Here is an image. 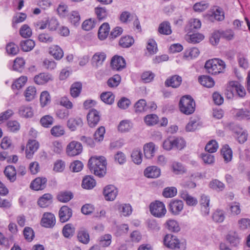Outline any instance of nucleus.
<instances>
[{
  "label": "nucleus",
  "mask_w": 250,
  "mask_h": 250,
  "mask_svg": "<svg viewBox=\"0 0 250 250\" xmlns=\"http://www.w3.org/2000/svg\"><path fill=\"white\" fill-rule=\"evenodd\" d=\"M21 49L24 52H28L32 50L35 47V42L31 39L22 40L20 42Z\"/></svg>",
  "instance_id": "f704fd0d"
},
{
  "label": "nucleus",
  "mask_w": 250,
  "mask_h": 250,
  "mask_svg": "<svg viewBox=\"0 0 250 250\" xmlns=\"http://www.w3.org/2000/svg\"><path fill=\"white\" fill-rule=\"evenodd\" d=\"M78 240L83 244H87L89 242L90 237L87 230L84 228H81L77 233Z\"/></svg>",
  "instance_id": "2f4dec72"
},
{
  "label": "nucleus",
  "mask_w": 250,
  "mask_h": 250,
  "mask_svg": "<svg viewBox=\"0 0 250 250\" xmlns=\"http://www.w3.org/2000/svg\"><path fill=\"white\" fill-rule=\"evenodd\" d=\"M209 15L212 18L218 21H222L224 19V13L222 8L218 6H213Z\"/></svg>",
  "instance_id": "4be33fe9"
},
{
  "label": "nucleus",
  "mask_w": 250,
  "mask_h": 250,
  "mask_svg": "<svg viewBox=\"0 0 250 250\" xmlns=\"http://www.w3.org/2000/svg\"><path fill=\"white\" fill-rule=\"evenodd\" d=\"M110 27L107 22L104 23L99 28L98 31V37L101 40H104L109 35Z\"/></svg>",
  "instance_id": "473e14b6"
},
{
  "label": "nucleus",
  "mask_w": 250,
  "mask_h": 250,
  "mask_svg": "<svg viewBox=\"0 0 250 250\" xmlns=\"http://www.w3.org/2000/svg\"><path fill=\"white\" fill-rule=\"evenodd\" d=\"M59 215L60 221L62 223L66 222L72 215V209L67 206H63L61 208Z\"/></svg>",
  "instance_id": "dca6fc26"
},
{
  "label": "nucleus",
  "mask_w": 250,
  "mask_h": 250,
  "mask_svg": "<svg viewBox=\"0 0 250 250\" xmlns=\"http://www.w3.org/2000/svg\"><path fill=\"white\" fill-rule=\"evenodd\" d=\"M95 12L99 21L104 20L107 16V11L105 7H97L95 8Z\"/></svg>",
  "instance_id": "09e8293b"
},
{
  "label": "nucleus",
  "mask_w": 250,
  "mask_h": 250,
  "mask_svg": "<svg viewBox=\"0 0 250 250\" xmlns=\"http://www.w3.org/2000/svg\"><path fill=\"white\" fill-rule=\"evenodd\" d=\"M209 187L214 190L222 191L225 188V185L218 180L214 179L209 182Z\"/></svg>",
  "instance_id": "052dcab7"
},
{
  "label": "nucleus",
  "mask_w": 250,
  "mask_h": 250,
  "mask_svg": "<svg viewBox=\"0 0 250 250\" xmlns=\"http://www.w3.org/2000/svg\"><path fill=\"white\" fill-rule=\"evenodd\" d=\"M112 236L109 234L102 235L100 238L99 244L103 247L109 246L111 243Z\"/></svg>",
  "instance_id": "69168bd1"
},
{
  "label": "nucleus",
  "mask_w": 250,
  "mask_h": 250,
  "mask_svg": "<svg viewBox=\"0 0 250 250\" xmlns=\"http://www.w3.org/2000/svg\"><path fill=\"white\" fill-rule=\"evenodd\" d=\"M158 31L161 34L170 35L172 31L169 22L167 21L162 22L159 26Z\"/></svg>",
  "instance_id": "79ce46f5"
},
{
  "label": "nucleus",
  "mask_w": 250,
  "mask_h": 250,
  "mask_svg": "<svg viewBox=\"0 0 250 250\" xmlns=\"http://www.w3.org/2000/svg\"><path fill=\"white\" fill-rule=\"evenodd\" d=\"M182 81V79L181 76L174 75L167 79L165 84L166 87L177 88L181 85Z\"/></svg>",
  "instance_id": "a211bd4d"
},
{
  "label": "nucleus",
  "mask_w": 250,
  "mask_h": 250,
  "mask_svg": "<svg viewBox=\"0 0 250 250\" xmlns=\"http://www.w3.org/2000/svg\"><path fill=\"white\" fill-rule=\"evenodd\" d=\"M144 175L148 178H156L161 174V170L156 166L147 167L144 171Z\"/></svg>",
  "instance_id": "6ab92c4d"
},
{
  "label": "nucleus",
  "mask_w": 250,
  "mask_h": 250,
  "mask_svg": "<svg viewBox=\"0 0 250 250\" xmlns=\"http://www.w3.org/2000/svg\"><path fill=\"white\" fill-rule=\"evenodd\" d=\"M155 151V145L153 143L146 144L144 146V155L146 159L152 158L154 155Z\"/></svg>",
  "instance_id": "72a5a7b5"
},
{
  "label": "nucleus",
  "mask_w": 250,
  "mask_h": 250,
  "mask_svg": "<svg viewBox=\"0 0 250 250\" xmlns=\"http://www.w3.org/2000/svg\"><path fill=\"white\" fill-rule=\"evenodd\" d=\"M226 67L225 62L219 59H214L207 61L205 68L208 72L212 75H217L223 72Z\"/></svg>",
  "instance_id": "20e7f679"
},
{
  "label": "nucleus",
  "mask_w": 250,
  "mask_h": 250,
  "mask_svg": "<svg viewBox=\"0 0 250 250\" xmlns=\"http://www.w3.org/2000/svg\"><path fill=\"white\" fill-rule=\"evenodd\" d=\"M25 62L22 58H17L13 62L12 70L21 73L24 69Z\"/></svg>",
  "instance_id": "7c9ffc66"
},
{
  "label": "nucleus",
  "mask_w": 250,
  "mask_h": 250,
  "mask_svg": "<svg viewBox=\"0 0 250 250\" xmlns=\"http://www.w3.org/2000/svg\"><path fill=\"white\" fill-rule=\"evenodd\" d=\"M180 195L181 198L185 201L187 205L188 206H195L198 203V200L196 198L190 195L186 190H181L180 191Z\"/></svg>",
  "instance_id": "5701e85b"
},
{
  "label": "nucleus",
  "mask_w": 250,
  "mask_h": 250,
  "mask_svg": "<svg viewBox=\"0 0 250 250\" xmlns=\"http://www.w3.org/2000/svg\"><path fill=\"white\" fill-rule=\"evenodd\" d=\"M97 23V20L93 19H89L84 21L82 25V28L85 31H89L95 27Z\"/></svg>",
  "instance_id": "680f3d73"
},
{
  "label": "nucleus",
  "mask_w": 250,
  "mask_h": 250,
  "mask_svg": "<svg viewBox=\"0 0 250 250\" xmlns=\"http://www.w3.org/2000/svg\"><path fill=\"white\" fill-rule=\"evenodd\" d=\"M49 53L56 60L61 59L63 55L62 50L58 45L51 47L50 48Z\"/></svg>",
  "instance_id": "8fccbe9b"
},
{
  "label": "nucleus",
  "mask_w": 250,
  "mask_h": 250,
  "mask_svg": "<svg viewBox=\"0 0 250 250\" xmlns=\"http://www.w3.org/2000/svg\"><path fill=\"white\" fill-rule=\"evenodd\" d=\"M40 103L42 107H43L49 104L51 102V98L49 93L47 91L42 92L40 95Z\"/></svg>",
  "instance_id": "5fc2aeb1"
},
{
  "label": "nucleus",
  "mask_w": 250,
  "mask_h": 250,
  "mask_svg": "<svg viewBox=\"0 0 250 250\" xmlns=\"http://www.w3.org/2000/svg\"><path fill=\"white\" fill-rule=\"evenodd\" d=\"M47 180L45 177H39L33 180L30 185V188L34 190H42L46 187Z\"/></svg>",
  "instance_id": "ddd939ff"
},
{
  "label": "nucleus",
  "mask_w": 250,
  "mask_h": 250,
  "mask_svg": "<svg viewBox=\"0 0 250 250\" xmlns=\"http://www.w3.org/2000/svg\"><path fill=\"white\" fill-rule=\"evenodd\" d=\"M183 208V202L177 199L171 200L167 205L168 211L173 215H179Z\"/></svg>",
  "instance_id": "6e6552de"
},
{
  "label": "nucleus",
  "mask_w": 250,
  "mask_h": 250,
  "mask_svg": "<svg viewBox=\"0 0 250 250\" xmlns=\"http://www.w3.org/2000/svg\"><path fill=\"white\" fill-rule=\"evenodd\" d=\"M56 224L55 215L50 212L43 213L41 221L42 226L46 228H52Z\"/></svg>",
  "instance_id": "9b49d317"
},
{
  "label": "nucleus",
  "mask_w": 250,
  "mask_h": 250,
  "mask_svg": "<svg viewBox=\"0 0 250 250\" xmlns=\"http://www.w3.org/2000/svg\"><path fill=\"white\" fill-rule=\"evenodd\" d=\"M198 81L201 84L207 87H211L214 85L213 79L211 77L207 75L199 76Z\"/></svg>",
  "instance_id": "c9c22d12"
},
{
  "label": "nucleus",
  "mask_w": 250,
  "mask_h": 250,
  "mask_svg": "<svg viewBox=\"0 0 250 250\" xmlns=\"http://www.w3.org/2000/svg\"><path fill=\"white\" fill-rule=\"evenodd\" d=\"M226 238L231 246L237 247L240 243V238L235 232L227 234Z\"/></svg>",
  "instance_id": "ea45409f"
},
{
  "label": "nucleus",
  "mask_w": 250,
  "mask_h": 250,
  "mask_svg": "<svg viewBox=\"0 0 250 250\" xmlns=\"http://www.w3.org/2000/svg\"><path fill=\"white\" fill-rule=\"evenodd\" d=\"M27 81V78L26 76H21L16 80L12 85L13 89H20L25 84Z\"/></svg>",
  "instance_id": "13d9d810"
},
{
  "label": "nucleus",
  "mask_w": 250,
  "mask_h": 250,
  "mask_svg": "<svg viewBox=\"0 0 250 250\" xmlns=\"http://www.w3.org/2000/svg\"><path fill=\"white\" fill-rule=\"evenodd\" d=\"M83 125V120L80 117L70 118L67 122V126L72 131H75L78 127H82Z\"/></svg>",
  "instance_id": "393cba45"
},
{
  "label": "nucleus",
  "mask_w": 250,
  "mask_h": 250,
  "mask_svg": "<svg viewBox=\"0 0 250 250\" xmlns=\"http://www.w3.org/2000/svg\"><path fill=\"white\" fill-rule=\"evenodd\" d=\"M212 218L214 222L222 223L225 218V212L223 210L217 209L213 212Z\"/></svg>",
  "instance_id": "6e6d98bb"
},
{
  "label": "nucleus",
  "mask_w": 250,
  "mask_h": 250,
  "mask_svg": "<svg viewBox=\"0 0 250 250\" xmlns=\"http://www.w3.org/2000/svg\"><path fill=\"white\" fill-rule=\"evenodd\" d=\"M54 119L52 116L49 115H46L42 116L40 121L42 126L44 127H50L53 124Z\"/></svg>",
  "instance_id": "de8ad7c7"
},
{
  "label": "nucleus",
  "mask_w": 250,
  "mask_h": 250,
  "mask_svg": "<svg viewBox=\"0 0 250 250\" xmlns=\"http://www.w3.org/2000/svg\"><path fill=\"white\" fill-rule=\"evenodd\" d=\"M233 114L235 118L238 120H250V111L245 109H233Z\"/></svg>",
  "instance_id": "f3484780"
},
{
  "label": "nucleus",
  "mask_w": 250,
  "mask_h": 250,
  "mask_svg": "<svg viewBox=\"0 0 250 250\" xmlns=\"http://www.w3.org/2000/svg\"><path fill=\"white\" fill-rule=\"evenodd\" d=\"M125 61L122 56L115 55L111 59V66L113 69L120 70L125 68Z\"/></svg>",
  "instance_id": "2eb2a0df"
},
{
  "label": "nucleus",
  "mask_w": 250,
  "mask_h": 250,
  "mask_svg": "<svg viewBox=\"0 0 250 250\" xmlns=\"http://www.w3.org/2000/svg\"><path fill=\"white\" fill-rule=\"evenodd\" d=\"M221 153L226 163H228L231 160L232 151L229 145H225L221 149Z\"/></svg>",
  "instance_id": "e433bc0d"
},
{
  "label": "nucleus",
  "mask_w": 250,
  "mask_h": 250,
  "mask_svg": "<svg viewBox=\"0 0 250 250\" xmlns=\"http://www.w3.org/2000/svg\"><path fill=\"white\" fill-rule=\"evenodd\" d=\"M121 78L119 75H114L113 77L110 78L107 82V84L110 87H117L120 84Z\"/></svg>",
  "instance_id": "338daca9"
},
{
  "label": "nucleus",
  "mask_w": 250,
  "mask_h": 250,
  "mask_svg": "<svg viewBox=\"0 0 250 250\" xmlns=\"http://www.w3.org/2000/svg\"><path fill=\"white\" fill-rule=\"evenodd\" d=\"M6 50L8 54L14 56L18 53L19 48L14 42H9L6 45Z\"/></svg>",
  "instance_id": "774afa93"
},
{
  "label": "nucleus",
  "mask_w": 250,
  "mask_h": 250,
  "mask_svg": "<svg viewBox=\"0 0 250 250\" xmlns=\"http://www.w3.org/2000/svg\"><path fill=\"white\" fill-rule=\"evenodd\" d=\"M80 15L79 13L77 11H73L71 12L69 20L72 24L75 26H77L80 24Z\"/></svg>",
  "instance_id": "bf43d9fd"
},
{
  "label": "nucleus",
  "mask_w": 250,
  "mask_h": 250,
  "mask_svg": "<svg viewBox=\"0 0 250 250\" xmlns=\"http://www.w3.org/2000/svg\"><path fill=\"white\" fill-rule=\"evenodd\" d=\"M149 211L153 216L161 218L164 217L167 213V209L163 202L156 200L150 204Z\"/></svg>",
  "instance_id": "0eeeda50"
},
{
  "label": "nucleus",
  "mask_w": 250,
  "mask_h": 250,
  "mask_svg": "<svg viewBox=\"0 0 250 250\" xmlns=\"http://www.w3.org/2000/svg\"><path fill=\"white\" fill-rule=\"evenodd\" d=\"M36 89L34 86L28 87L24 92V96L27 101H31L35 98Z\"/></svg>",
  "instance_id": "e2e57ef3"
},
{
  "label": "nucleus",
  "mask_w": 250,
  "mask_h": 250,
  "mask_svg": "<svg viewBox=\"0 0 250 250\" xmlns=\"http://www.w3.org/2000/svg\"><path fill=\"white\" fill-rule=\"evenodd\" d=\"M73 197L72 192L70 191H62L59 193L57 195V199L62 203L69 201Z\"/></svg>",
  "instance_id": "49530a36"
},
{
  "label": "nucleus",
  "mask_w": 250,
  "mask_h": 250,
  "mask_svg": "<svg viewBox=\"0 0 250 250\" xmlns=\"http://www.w3.org/2000/svg\"><path fill=\"white\" fill-rule=\"evenodd\" d=\"M50 133L52 136L59 137L64 135L65 131L62 125H56L51 129Z\"/></svg>",
  "instance_id": "4d7b16f0"
},
{
  "label": "nucleus",
  "mask_w": 250,
  "mask_h": 250,
  "mask_svg": "<svg viewBox=\"0 0 250 250\" xmlns=\"http://www.w3.org/2000/svg\"><path fill=\"white\" fill-rule=\"evenodd\" d=\"M237 61L240 67L244 69L249 67L248 60L244 54L239 53L237 55Z\"/></svg>",
  "instance_id": "603ef678"
},
{
  "label": "nucleus",
  "mask_w": 250,
  "mask_h": 250,
  "mask_svg": "<svg viewBox=\"0 0 250 250\" xmlns=\"http://www.w3.org/2000/svg\"><path fill=\"white\" fill-rule=\"evenodd\" d=\"M39 147L38 142L35 140H29L26 145L25 150L26 157L30 159Z\"/></svg>",
  "instance_id": "4468645a"
},
{
  "label": "nucleus",
  "mask_w": 250,
  "mask_h": 250,
  "mask_svg": "<svg viewBox=\"0 0 250 250\" xmlns=\"http://www.w3.org/2000/svg\"><path fill=\"white\" fill-rule=\"evenodd\" d=\"M177 193V188L175 187H171L165 188L162 194L166 198H172L174 197Z\"/></svg>",
  "instance_id": "0e129e2a"
},
{
  "label": "nucleus",
  "mask_w": 250,
  "mask_h": 250,
  "mask_svg": "<svg viewBox=\"0 0 250 250\" xmlns=\"http://www.w3.org/2000/svg\"><path fill=\"white\" fill-rule=\"evenodd\" d=\"M83 150L82 144L77 141H73L66 147V153L69 156H75L81 153Z\"/></svg>",
  "instance_id": "1a4fd4ad"
},
{
  "label": "nucleus",
  "mask_w": 250,
  "mask_h": 250,
  "mask_svg": "<svg viewBox=\"0 0 250 250\" xmlns=\"http://www.w3.org/2000/svg\"><path fill=\"white\" fill-rule=\"evenodd\" d=\"M100 98L104 103L112 104L114 102L115 96L111 92L107 91L103 92Z\"/></svg>",
  "instance_id": "a19ab883"
},
{
  "label": "nucleus",
  "mask_w": 250,
  "mask_h": 250,
  "mask_svg": "<svg viewBox=\"0 0 250 250\" xmlns=\"http://www.w3.org/2000/svg\"><path fill=\"white\" fill-rule=\"evenodd\" d=\"M134 39L129 36H125L121 38L119 41V44L124 48H128L131 46L134 43Z\"/></svg>",
  "instance_id": "3c124183"
},
{
  "label": "nucleus",
  "mask_w": 250,
  "mask_h": 250,
  "mask_svg": "<svg viewBox=\"0 0 250 250\" xmlns=\"http://www.w3.org/2000/svg\"><path fill=\"white\" fill-rule=\"evenodd\" d=\"M164 244L167 247L172 250H185L186 249L185 241L181 242L176 236L171 234H167L165 235L164 239Z\"/></svg>",
  "instance_id": "39448f33"
},
{
  "label": "nucleus",
  "mask_w": 250,
  "mask_h": 250,
  "mask_svg": "<svg viewBox=\"0 0 250 250\" xmlns=\"http://www.w3.org/2000/svg\"><path fill=\"white\" fill-rule=\"evenodd\" d=\"M96 184V181L93 176L87 175L83 180L82 187L84 189H91L95 187Z\"/></svg>",
  "instance_id": "c85d7f7f"
},
{
  "label": "nucleus",
  "mask_w": 250,
  "mask_h": 250,
  "mask_svg": "<svg viewBox=\"0 0 250 250\" xmlns=\"http://www.w3.org/2000/svg\"><path fill=\"white\" fill-rule=\"evenodd\" d=\"M209 201V197L208 196L205 194L201 195L200 203L202 205L201 211L205 215H207L209 214V208L208 206Z\"/></svg>",
  "instance_id": "c756f323"
},
{
  "label": "nucleus",
  "mask_w": 250,
  "mask_h": 250,
  "mask_svg": "<svg viewBox=\"0 0 250 250\" xmlns=\"http://www.w3.org/2000/svg\"><path fill=\"white\" fill-rule=\"evenodd\" d=\"M159 121L158 117L154 114L146 115L144 118L145 123L148 126H152L156 125Z\"/></svg>",
  "instance_id": "864d4df0"
},
{
  "label": "nucleus",
  "mask_w": 250,
  "mask_h": 250,
  "mask_svg": "<svg viewBox=\"0 0 250 250\" xmlns=\"http://www.w3.org/2000/svg\"><path fill=\"white\" fill-rule=\"evenodd\" d=\"M103 193L105 200L112 201L116 198L118 190L114 185H109L104 188Z\"/></svg>",
  "instance_id": "9d476101"
},
{
  "label": "nucleus",
  "mask_w": 250,
  "mask_h": 250,
  "mask_svg": "<svg viewBox=\"0 0 250 250\" xmlns=\"http://www.w3.org/2000/svg\"><path fill=\"white\" fill-rule=\"evenodd\" d=\"M87 165L90 171L95 176L102 178L105 175L106 162L104 157H92L88 160Z\"/></svg>",
  "instance_id": "f257e3e1"
},
{
  "label": "nucleus",
  "mask_w": 250,
  "mask_h": 250,
  "mask_svg": "<svg viewBox=\"0 0 250 250\" xmlns=\"http://www.w3.org/2000/svg\"><path fill=\"white\" fill-rule=\"evenodd\" d=\"M165 229L172 232H178L180 230L179 223L175 220L169 219L164 224Z\"/></svg>",
  "instance_id": "bb28decb"
},
{
  "label": "nucleus",
  "mask_w": 250,
  "mask_h": 250,
  "mask_svg": "<svg viewBox=\"0 0 250 250\" xmlns=\"http://www.w3.org/2000/svg\"><path fill=\"white\" fill-rule=\"evenodd\" d=\"M146 225L148 231L156 232L161 229L160 224L156 219H148L146 222Z\"/></svg>",
  "instance_id": "cd10ccee"
},
{
  "label": "nucleus",
  "mask_w": 250,
  "mask_h": 250,
  "mask_svg": "<svg viewBox=\"0 0 250 250\" xmlns=\"http://www.w3.org/2000/svg\"><path fill=\"white\" fill-rule=\"evenodd\" d=\"M106 56L104 52L96 53L92 58V61L95 63L96 66L102 65L105 61Z\"/></svg>",
  "instance_id": "58836bf2"
},
{
  "label": "nucleus",
  "mask_w": 250,
  "mask_h": 250,
  "mask_svg": "<svg viewBox=\"0 0 250 250\" xmlns=\"http://www.w3.org/2000/svg\"><path fill=\"white\" fill-rule=\"evenodd\" d=\"M35 83L39 85H42L53 80L52 75L48 73H41L34 77Z\"/></svg>",
  "instance_id": "aec40b11"
},
{
  "label": "nucleus",
  "mask_w": 250,
  "mask_h": 250,
  "mask_svg": "<svg viewBox=\"0 0 250 250\" xmlns=\"http://www.w3.org/2000/svg\"><path fill=\"white\" fill-rule=\"evenodd\" d=\"M37 202L41 208H47L52 203L53 196L50 193H45L38 199Z\"/></svg>",
  "instance_id": "412c9836"
},
{
  "label": "nucleus",
  "mask_w": 250,
  "mask_h": 250,
  "mask_svg": "<svg viewBox=\"0 0 250 250\" xmlns=\"http://www.w3.org/2000/svg\"><path fill=\"white\" fill-rule=\"evenodd\" d=\"M225 95L228 99L243 98L246 95L244 86L238 81H230L226 88Z\"/></svg>",
  "instance_id": "f03ea898"
},
{
  "label": "nucleus",
  "mask_w": 250,
  "mask_h": 250,
  "mask_svg": "<svg viewBox=\"0 0 250 250\" xmlns=\"http://www.w3.org/2000/svg\"><path fill=\"white\" fill-rule=\"evenodd\" d=\"M75 229L71 224H67L63 228L62 233L63 236L70 238L74 234Z\"/></svg>",
  "instance_id": "37998d69"
},
{
  "label": "nucleus",
  "mask_w": 250,
  "mask_h": 250,
  "mask_svg": "<svg viewBox=\"0 0 250 250\" xmlns=\"http://www.w3.org/2000/svg\"><path fill=\"white\" fill-rule=\"evenodd\" d=\"M18 113L20 117L24 118H30L34 115L33 109L29 105H22L19 108Z\"/></svg>",
  "instance_id": "b1692460"
},
{
  "label": "nucleus",
  "mask_w": 250,
  "mask_h": 250,
  "mask_svg": "<svg viewBox=\"0 0 250 250\" xmlns=\"http://www.w3.org/2000/svg\"><path fill=\"white\" fill-rule=\"evenodd\" d=\"M100 119V116L99 112L94 108L89 110L87 115V120L89 127H95L99 122Z\"/></svg>",
  "instance_id": "f8f14e48"
},
{
  "label": "nucleus",
  "mask_w": 250,
  "mask_h": 250,
  "mask_svg": "<svg viewBox=\"0 0 250 250\" xmlns=\"http://www.w3.org/2000/svg\"><path fill=\"white\" fill-rule=\"evenodd\" d=\"M195 101L190 95H186L181 98L179 107L183 114L187 115L192 114L195 111Z\"/></svg>",
  "instance_id": "7ed1b4c3"
},
{
  "label": "nucleus",
  "mask_w": 250,
  "mask_h": 250,
  "mask_svg": "<svg viewBox=\"0 0 250 250\" xmlns=\"http://www.w3.org/2000/svg\"><path fill=\"white\" fill-rule=\"evenodd\" d=\"M4 173L8 180L11 182H14L17 179V170L14 166L8 165L4 170Z\"/></svg>",
  "instance_id": "a878e982"
},
{
  "label": "nucleus",
  "mask_w": 250,
  "mask_h": 250,
  "mask_svg": "<svg viewBox=\"0 0 250 250\" xmlns=\"http://www.w3.org/2000/svg\"><path fill=\"white\" fill-rule=\"evenodd\" d=\"M186 146L185 140L181 138L169 137L163 144V147L166 150L176 148L181 150Z\"/></svg>",
  "instance_id": "423d86ee"
},
{
  "label": "nucleus",
  "mask_w": 250,
  "mask_h": 250,
  "mask_svg": "<svg viewBox=\"0 0 250 250\" xmlns=\"http://www.w3.org/2000/svg\"><path fill=\"white\" fill-rule=\"evenodd\" d=\"M200 54L199 49L196 47H192L187 49L184 54V58L186 59H193L197 57Z\"/></svg>",
  "instance_id": "a18cd8bd"
},
{
  "label": "nucleus",
  "mask_w": 250,
  "mask_h": 250,
  "mask_svg": "<svg viewBox=\"0 0 250 250\" xmlns=\"http://www.w3.org/2000/svg\"><path fill=\"white\" fill-rule=\"evenodd\" d=\"M82 89V84L80 82H75L71 86L70 94L73 98H76L80 95Z\"/></svg>",
  "instance_id": "c03bdc74"
},
{
  "label": "nucleus",
  "mask_w": 250,
  "mask_h": 250,
  "mask_svg": "<svg viewBox=\"0 0 250 250\" xmlns=\"http://www.w3.org/2000/svg\"><path fill=\"white\" fill-rule=\"evenodd\" d=\"M143 154L140 148H135L131 154L132 161L136 164L139 165L142 162Z\"/></svg>",
  "instance_id": "4c0bfd02"
}]
</instances>
